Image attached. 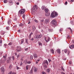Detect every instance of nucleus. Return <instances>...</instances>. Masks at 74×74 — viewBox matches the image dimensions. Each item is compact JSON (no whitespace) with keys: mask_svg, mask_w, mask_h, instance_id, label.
Masks as SVG:
<instances>
[{"mask_svg":"<svg viewBox=\"0 0 74 74\" xmlns=\"http://www.w3.org/2000/svg\"><path fill=\"white\" fill-rule=\"evenodd\" d=\"M58 15V14L57 12H53L51 14V16L52 18H55L56 16H57Z\"/></svg>","mask_w":74,"mask_h":74,"instance_id":"1","label":"nucleus"},{"mask_svg":"<svg viewBox=\"0 0 74 74\" xmlns=\"http://www.w3.org/2000/svg\"><path fill=\"white\" fill-rule=\"evenodd\" d=\"M38 9V7L37 6V5H35L32 10V11L33 12H35V11L37 10V9Z\"/></svg>","mask_w":74,"mask_h":74,"instance_id":"2","label":"nucleus"},{"mask_svg":"<svg viewBox=\"0 0 74 74\" xmlns=\"http://www.w3.org/2000/svg\"><path fill=\"white\" fill-rule=\"evenodd\" d=\"M25 10L24 9L21 10L19 11V13L21 14H24V13H25Z\"/></svg>","mask_w":74,"mask_h":74,"instance_id":"3","label":"nucleus"},{"mask_svg":"<svg viewBox=\"0 0 74 74\" xmlns=\"http://www.w3.org/2000/svg\"><path fill=\"white\" fill-rule=\"evenodd\" d=\"M52 24L54 26H56V21L55 20H53L52 21Z\"/></svg>","mask_w":74,"mask_h":74,"instance_id":"4","label":"nucleus"},{"mask_svg":"<svg viewBox=\"0 0 74 74\" xmlns=\"http://www.w3.org/2000/svg\"><path fill=\"white\" fill-rule=\"evenodd\" d=\"M49 20L48 19H46L44 23L45 24H48L49 23Z\"/></svg>","mask_w":74,"mask_h":74,"instance_id":"5","label":"nucleus"},{"mask_svg":"<svg viewBox=\"0 0 74 74\" xmlns=\"http://www.w3.org/2000/svg\"><path fill=\"white\" fill-rule=\"evenodd\" d=\"M21 47L20 46H18L16 50L17 52H20V51H21Z\"/></svg>","mask_w":74,"mask_h":74,"instance_id":"6","label":"nucleus"},{"mask_svg":"<svg viewBox=\"0 0 74 74\" xmlns=\"http://www.w3.org/2000/svg\"><path fill=\"white\" fill-rule=\"evenodd\" d=\"M45 40L47 42H48V41H49L50 40V38L49 37H45Z\"/></svg>","mask_w":74,"mask_h":74,"instance_id":"7","label":"nucleus"},{"mask_svg":"<svg viewBox=\"0 0 74 74\" xmlns=\"http://www.w3.org/2000/svg\"><path fill=\"white\" fill-rule=\"evenodd\" d=\"M41 34L38 35L36 36H35V38H40L41 37Z\"/></svg>","mask_w":74,"mask_h":74,"instance_id":"8","label":"nucleus"},{"mask_svg":"<svg viewBox=\"0 0 74 74\" xmlns=\"http://www.w3.org/2000/svg\"><path fill=\"white\" fill-rule=\"evenodd\" d=\"M64 52L65 53H68V55H69V53H70V51H69V50H68L67 49H65L64 50Z\"/></svg>","mask_w":74,"mask_h":74,"instance_id":"9","label":"nucleus"},{"mask_svg":"<svg viewBox=\"0 0 74 74\" xmlns=\"http://www.w3.org/2000/svg\"><path fill=\"white\" fill-rule=\"evenodd\" d=\"M11 19H9L8 22V25H10V24H11Z\"/></svg>","mask_w":74,"mask_h":74,"instance_id":"10","label":"nucleus"},{"mask_svg":"<svg viewBox=\"0 0 74 74\" xmlns=\"http://www.w3.org/2000/svg\"><path fill=\"white\" fill-rule=\"evenodd\" d=\"M38 69L37 68H36V67H34V72H37V71Z\"/></svg>","mask_w":74,"mask_h":74,"instance_id":"11","label":"nucleus"},{"mask_svg":"<svg viewBox=\"0 0 74 74\" xmlns=\"http://www.w3.org/2000/svg\"><path fill=\"white\" fill-rule=\"evenodd\" d=\"M3 58H4V60H3V63H4V62H5V61L6 60V56H3Z\"/></svg>","mask_w":74,"mask_h":74,"instance_id":"12","label":"nucleus"},{"mask_svg":"<svg viewBox=\"0 0 74 74\" xmlns=\"http://www.w3.org/2000/svg\"><path fill=\"white\" fill-rule=\"evenodd\" d=\"M45 16H50V13H46L45 14Z\"/></svg>","mask_w":74,"mask_h":74,"instance_id":"13","label":"nucleus"},{"mask_svg":"<svg viewBox=\"0 0 74 74\" xmlns=\"http://www.w3.org/2000/svg\"><path fill=\"white\" fill-rule=\"evenodd\" d=\"M1 72H4V68L3 67H2L1 68Z\"/></svg>","mask_w":74,"mask_h":74,"instance_id":"14","label":"nucleus"},{"mask_svg":"<svg viewBox=\"0 0 74 74\" xmlns=\"http://www.w3.org/2000/svg\"><path fill=\"white\" fill-rule=\"evenodd\" d=\"M33 56H34V58H37V54H34Z\"/></svg>","mask_w":74,"mask_h":74,"instance_id":"15","label":"nucleus"},{"mask_svg":"<svg viewBox=\"0 0 74 74\" xmlns=\"http://www.w3.org/2000/svg\"><path fill=\"white\" fill-rule=\"evenodd\" d=\"M45 11L46 13H47V12H49V10H48V9H45Z\"/></svg>","mask_w":74,"mask_h":74,"instance_id":"16","label":"nucleus"},{"mask_svg":"<svg viewBox=\"0 0 74 74\" xmlns=\"http://www.w3.org/2000/svg\"><path fill=\"white\" fill-rule=\"evenodd\" d=\"M69 48H71V49H72V48H74V45H72L70 46L69 47Z\"/></svg>","mask_w":74,"mask_h":74,"instance_id":"17","label":"nucleus"},{"mask_svg":"<svg viewBox=\"0 0 74 74\" xmlns=\"http://www.w3.org/2000/svg\"><path fill=\"white\" fill-rule=\"evenodd\" d=\"M23 63H24L25 64H28V62L27 60H25L23 62Z\"/></svg>","mask_w":74,"mask_h":74,"instance_id":"18","label":"nucleus"},{"mask_svg":"<svg viewBox=\"0 0 74 74\" xmlns=\"http://www.w3.org/2000/svg\"><path fill=\"white\" fill-rule=\"evenodd\" d=\"M42 10H44V9L45 8V6H42Z\"/></svg>","mask_w":74,"mask_h":74,"instance_id":"19","label":"nucleus"},{"mask_svg":"<svg viewBox=\"0 0 74 74\" xmlns=\"http://www.w3.org/2000/svg\"><path fill=\"white\" fill-rule=\"evenodd\" d=\"M57 51L58 53H60V50L58 49L57 50Z\"/></svg>","mask_w":74,"mask_h":74,"instance_id":"20","label":"nucleus"},{"mask_svg":"<svg viewBox=\"0 0 74 74\" xmlns=\"http://www.w3.org/2000/svg\"><path fill=\"white\" fill-rule=\"evenodd\" d=\"M8 74H16V73H14V72H13L12 73V72H10Z\"/></svg>","mask_w":74,"mask_h":74,"instance_id":"21","label":"nucleus"},{"mask_svg":"<svg viewBox=\"0 0 74 74\" xmlns=\"http://www.w3.org/2000/svg\"><path fill=\"white\" fill-rule=\"evenodd\" d=\"M32 29L34 31H35V30H36V27H34V26H33V27Z\"/></svg>","mask_w":74,"mask_h":74,"instance_id":"22","label":"nucleus"},{"mask_svg":"<svg viewBox=\"0 0 74 74\" xmlns=\"http://www.w3.org/2000/svg\"><path fill=\"white\" fill-rule=\"evenodd\" d=\"M48 30L49 32H53V29H49Z\"/></svg>","mask_w":74,"mask_h":74,"instance_id":"23","label":"nucleus"},{"mask_svg":"<svg viewBox=\"0 0 74 74\" xmlns=\"http://www.w3.org/2000/svg\"><path fill=\"white\" fill-rule=\"evenodd\" d=\"M47 73H49V72H50V71H51V70H50V69H47Z\"/></svg>","mask_w":74,"mask_h":74,"instance_id":"24","label":"nucleus"},{"mask_svg":"<svg viewBox=\"0 0 74 74\" xmlns=\"http://www.w3.org/2000/svg\"><path fill=\"white\" fill-rule=\"evenodd\" d=\"M51 52H52L53 54H54V50L53 49H52L51 51Z\"/></svg>","mask_w":74,"mask_h":74,"instance_id":"25","label":"nucleus"},{"mask_svg":"<svg viewBox=\"0 0 74 74\" xmlns=\"http://www.w3.org/2000/svg\"><path fill=\"white\" fill-rule=\"evenodd\" d=\"M68 1L69 2H71V3H72V2L74 1V0H68Z\"/></svg>","mask_w":74,"mask_h":74,"instance_id":"26","label":"nucleus"},{"mask_svg":"<svg viewBox=\"0 0 74 74\" xmlns=\"http://www.w3.org/2000/svg\"><path fill=\"white\" fill-rule=\"evenodd\" d=\"M12 65H10L9 66L10 69H12Z\"/></svg>","mask_w":74,"mask_h":74,"instance_id":"27","label":"nucleus"},{"mask_svg":"<svg viewBox=\"0 0 74 74\" xmlns=\"http://www.w3.org/2000/svg\"><path fill=\"white\" fill-rule=\"evenodd\" d=\"M68 29H69V30H70L71 32V33H72L73 32V31H72V29H71L70 28V27H68Z\"/></svg>","mask_w":74,"mask_h":74,"instance_id":"28","label":"nucleus"},{"mask_svg":"<svg viewBox=\"0 0 74 74\" xmlns=\"http://www.w3.org/2000/svg\"><path fill=\"white\" fill-rule=\"evenodd\" d=\"M10 27H6V29L7 30H9V29H10Z\"/></svg>","mask_w":74,"mask_h":74,"instance_id":"29","label":"nucleus"},{"mask_svg":"<svg viewBox=\"0 0 74 74\" xmlns=\"http://www.w3.org/2000/svg\"><path fill=\"white\" fill-rule=\"evenodd\" d=\"M45 63H46V64H48V61H47V60L45 61Z\"/></svg>","mask_w":74,"mask_h":74,"instance_id":"30","label":"nucleus"},{"mask_svg":"<svg viewBox=\"0 0 74 74\" xmlns=\"http://www.w3.org/2000/svg\"><path fill=\"white\" fill-rule=\"evenodd\" d=\"M4 3H7V0H4Z\"/></svg>","mask_w":74,"mask_h":74,"instance_id":"31","label":"nucleus"},{"mask_svg":"<svg viewBox=\"0 0 74 74\" xmlns=\"http://www.w3.org/2000/svg\"><path fill=\"white\" fill-rule=\"evenodd\" d=\"M28 40V39H25V42H26V43L27 44H28V42H27V40Z\"/></svg>","mask_w":74,"mask_h":74,"instance_id":"32","label":"nucleus"},{"mask_svg":"<svg viewBox=\"0 0 74 74\" xmlns=\"http://www.w3.org/2000/svg\"><path fill=\"white\" fill-rule=\"evenodd\" d=\"M23 42H24V39H22L21 41V44L23 43Z\"/></svg>","mask_w":74,"mask_h":74,"instance_id":"33","label":"nucleus"},{"mask_svg":"<svg viewBox=\"0 0 74 74\" xmlns=\"http://www.w3.org/2000/svg\"><path fill=\"white\" fill-rule=\"evenodd\" d=\"M69 64H72V62L71 61H69Z\"/></svg>","mask_w":74,"mask_h":74,"instance_id":"34","label":"nucleus"},{"mask_svg":"<svg viewBox=\"0 0 74 74\" xmlns=\"http://www.w3.org/2000/svg\"><path fill=\"white\" fill-rule=\"evenodd\" d=\"M30 73H33V69H31V70L30 71Z\"/></svg>","mask_w":74,"mask_h":74,"instance_id":"35","label":"nucleus"},{"mask_svg":"<svg viewBox=\"0 0 74 74\" xmlns=\"http://www.w3.org/2000/svg\"><path fill=\"white\" fill-rule=\"evenodd\" d=\"M39 45L40 46H41L42 45V43H41L40 42H39Z\"/></svg>","mask_w":74,"mask_h":74,"instance_id":"36","label":"nucleus"},{"mask_svg":"<svg viewBox=\"0 0 74 74\" xmlns=\"http://www.w3.org/2000/svg\"><path fill=\"white\" fill-rule=\"evenodd\" d=\"M30 58L31 59H33V56H31Z\"/></svg>","mask_w":74,"mask_h":74,"instance_id":"37","label":"nucleus"},{"mask_svg":"<svg viewBox=\"0 0 74 74\" xmlns=\"http://www.w3.org/2000/svg\"><path fill=\"white\" fill-rule=\"evenodd\" d=\"M70 37L69 36H68L67 37V39H70Z\"/></svg>","mask_w":74,"mask_h":74,"instance_id":"38","label":"nucleus"},{"mask_svg":"<svg viewBox=\"0 0 74 74\" xmlns=\"http://www.w3.org/2000/svg\"><path fill=\"white\" fill-rule=\"evenodd\" d=\"M12 59H13V60H15V57H14V56H12Z\"/></svg>","mask_w":74,"mask_h":74,"instance_id":"39","label":"nucleus"},{"mask_svg":"<svg viewBox=\"0 0 74 74\" xmlns=\"http://www.w3.org/2000/svg\"><path fill=\"white\" fill-rule=\"evenodd\" d=\"M42 74H47V73H46V72H42Z\"/></svg>","mask_w":74,"mask_h":74,"instance_id":"40","label":"nucleus"},{"mask_svg":"<svg viewBox=\"0 0 74 74\" xmlns=\"http://www.w3.org/2000/svg\"><path fill=\"white\" fill-rule=\"evenodd\" d=\"M23 18L24 19H25V14L23 15Z\"/></svg>","mask_w":74,"mask_h":74,"instance_id":"41","label":"nucleus"},{"mask_svg":"<svg viewBox=\"0 0 74 74\" xmlns=\"http://www.w3.org/2000/svg\"><path fill=\"white\" fill-rule=\"evenodd\" d=\"M61 69H62V70H63V71H64V69L63 68V67H61Z\"/></svg>","mask_w":74,"mask_h":74,"instance_id":"42","label":"nucleus"},{"mask_svg":"<svg viewBox=\"0 0 74 74\" xmlns=\"http://www.w3.org/2000/svg\"><path fill=\"white\" fill-rule=\"evenodd\" d=\"M30 63H31V61H28V64H30Z\"/></svg>","mask_w":74,"mask_h":74,"instance_id":"43","label":"nucleus"},{"mask_svg":"<svg viewBox=\"0 0 74 74\" xmlns=\"http://www.w3.org/2000/svg\"><path fill=\"white\" fill-rule=\"evenodd\" d=\"M44 20L43 19L41 20V22H44Z\"/></svg>","mask_w":74,"mask_h":74,"instance_id":"44","label":"nucleus"},{"mask_svg":"<svg viewBox=\"0 0 74 74\" xmlns=\"http://www.w3.org/2000/svg\"><path fill=\"white\" fill-rule=\"evenodd\" d=\"M35 22H36V23H38V21H37V20H35Z\"/></svg>","mask_w":74,"mask_h":74,"instance_id":"45","label":"nucleus"},{"mask_svg":"<svg viewBox=\"0 0 74 74\" xmlns=\"http://www.w3.org/2000/svg\"><path fill=\"white\" fill-rule=\"evenodd\" d=\"M10 3H12V0H10V2H9Z\"/></svg>","mask_w":74,"mask_h":74,"instance_id":"46","label":"nucleus"},{"mask_svg":"<svg viewBox=\"0 0 74 74\" xmlns=\"http://www.w3.org/2000/svg\"><path fill=\"white\" fill-rule=\"evenodd\" d=\"M67 2L66 1L65 3V5H67Z\"/></svg>","mask_w":74,"mask_h":74,"instance_id":"47","label":"nucleus"},{"mask_svg":"<svg viewBox=\"0 0 74 74\" xmlns=\"http://www.w3.org/2000/svg\"><path fill=\"white\" fill-rule=\"evenodd\" d=\"M31 35H29V38H31Z\"/></svg>","mask_w":74,"mask_h":74,"instance_id":"48","label":"nucleus"},{"mask_svg":"<svg viewBox=\"0 0 74 74\" xmlns=\"http://www.w3.org/2000/svg\"><path fill=\"white\" fill-rule=\"evenodd\" d=\"M22 61L21 62V63L20 64V66H22V64H23V63H22Z\"/></svg>","mask_w":74,"mask_h":74,"instance_id":"49","label":"nucleus"},{"mask_svg":"<svg viewBox=\"0 0 74 74\" xmlns=\"http://www.w3.org/2000/svg\"><path fill=\"white\" fill-rule=\"evenodd\" d=\"M12 45V42H10L8 44V45Z\"/></svg>","mask_w":74,"mask_h":74,"instance_id":"50","label":"nucleus"},{"mask_svg":"<svg viewBox=\"0 0 74 74\" xmlns=\"http://www.w3.org/2000/svg\"><path fill=\"white\" fill-rule=\"evenodd\" d=\"M7 63H8L10 62V61H9V60H7Z\"/></svg>","mask_w":74,"mask_h":74,"instance_id":"51","label":"nucleus"},{"mask_svg":"<svg viewBox=\"0 0 74 74\" xmlns=\"http://www.w3.org/2000/svg\"><path fill=\"white\" fill-rule=\"evenodd\" d=\"M59 32H60V33L61 32H62V29H60L59 30Z\"/></svg>","mask_w":74,"mask_h":74,"instance_id":"52","label":"nucleus"},{"mask_svg":"<svg viewBox=\"0 0 74 74\" xmlns=\"http://www.w3.org/2000/svg\"><path fill=\"white\" fill-rule=\"evenodd\" d=\"M28 50V48H26L25 49V51H27Z\"/></svg>","mask_w":74,"mask_h":74,"instance_id":"53","label":"nucleus"},{"mask_svg":"<svg viewBox=\"0 0 74 74\" xmlns=\"http://www.w3.org/2000/svg\"><path fill=\"white\" fill-rule=\"evenodd\" d=\"M16 20H17V18H15L14 20L15 21H16Z\"/></svg>","mask_w":74,"mask_h":74,"instance_id":"54","label":"nucleus"},{"mask_svg":"<svg viewBox=\"0 0 74 74\" xmlns=\"http://www.w3.org/2000/svg\"><path fill=\"white\" fill-rule=\"evenodd\" d=\"M16 67H17V70H18V69H19V67H18V66H16Z\"/></svg>","mask_w":74,"mask_h":74,"instance_id":"55","label":"nucleus"},{"mask_svg":"<svg viewBox=\"0 0 74 74\" xmlns=\"http://www.w3.org/2000/svg\"><path fill=\"white\" fill-rule=\"evenodd\" d=\"M0 43H1V44L2 43V40H0Z\"/></svg>","mask_w":74,"mask_h":74,"instance_id":"56","label":"nucleus"},{"mask_svg":"<svg viewBox=\"0 0 74 74\" xmlns=\"http://www.w3.org/2000/svg\"><path fill=\"white\" fill-rule=\"evenodd\" d=\"M17 5H19V2L16 3Z\"/></svg>","mask_w":74,"mask_h":74,"instance_id":"57","label":"nucleus"},{"mask_svg":"<svg viewBox=\"0 0 74 74\" xmlns=\"http://www.w3.org/2000/svg\"><path fill=\"white\" fill-rule=\"evenodd\" d=\"M32 34H33V33L32 32L29 35H31V36H32Z\"/></svg>","mask_w":74,"mask_h":74,"instance_id":"58","label":"nucleus"},{"mask_svg":"<svg viewBox=\"0 0 74 74\" xmlns=\"http://www.w3.org/2000/svg\"><path fill=\"white\" fill-rule=\"evenodd\" d=\"M48 60V61H49V62H51V60L49 59Z\"/></svg>","mask_w":74,"mask_h":74,"instance_id":"59","label":"nucleus"},{"mask_svg":"<svg viewBox=\"0 0 74 74\" xmlns=\"http://www.w3.org/2000/svg\"><path fill=\"white\" fill-rule=\"evenodd\" d=\"M1 33H3L2 34L3 35L4 34V33L3 32H2Z\"/></svg>","mask_w":74,"mask_h":74,"instance_id":"60","label":"nucleus"},{"mask_svg":"<svg viewBox=\"0 0 74 74\" xmlns=\"http://www.w3.org/2000/svg\"><path fill=\"white\" fill-rule=\"evenodd\" d=\"M19 55L18 54L17 56V58H19Z\"/></svg>","mask_w":74,"mask_h":74,"instance_id":"61","label":"nucleus"},{"mask_svg":"<svg viewBox=\"0 0 74 74\" xmlns=\"http://www.w3.org/2000/svg\"><path fill=\"white\" fill-rule=\"evenodd\" d=\"M21 61H23V58H21Z\"/></svg>","mask_w":74,"mask_h":74,"instance_id":"62","label":"nucleus"},{"mask_svg":"<svg viewBox=\"0 0 74 74\" xmlns=\"http://www.w3.org/2000/svg\"><path fill=\"white\" fill-rule=\"evenodd\" d=\"M9 60H11V58L10 57H9Z\"/></svg>","mask_w":74,"mask_h":74,"instance_id":"63","label":"nucleus"},{"mask_svg":"<svg viewBox=\"0 0 74 74\" xmlns=\"http://www.w3.org/2000/svg\"><path fill=\"white\" fill-rule=\"evenodd\" d=\"M4 46H5V47H6V46H7V44H4Z\"/></svg>","mask_w":74,"mask_h":74,"instance_id":"64","label":"nucleus"}]
</instances>
